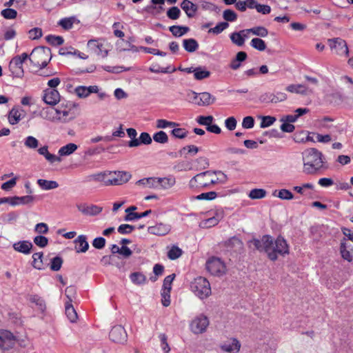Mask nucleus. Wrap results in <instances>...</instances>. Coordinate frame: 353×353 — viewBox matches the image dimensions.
<instances>
[{
    "label": "nucleus",
    "mask_w": 353,
    "mask_h": 353,
    "mask_svg": "<svg viewBox=\"0 0 353 353\" xmlns=\"http://www.w3.org/2000/svg\"><path fill=\"white\" fill-rule=\"evenodd\" d=\"M248 243L259 252H265L273 261L278 259L279 254L283 256L289 253V246L281 236L274 240L270 235H263L261 239H253Z\"/></svg>",
    "instance_id": "nucleus-1"
},
{
    "label": "nucleus",
    "mask_w": 353,
    "mask_h": 353,
    "mask_svg": "<svg viewBox=\"0 0 353 353\" xmlns=\"http://www.w3.org/2000/svg\"><path fill=\"white\" fill-rule=\"evenodd\" d=\"M226 180L227 176L221 171L208 170L192 177L189 186L192 189L198 187L207 188L219 183H224Z\"/></svg>",
    "instance_id": "nucleus-2"
},
{
    "label": "nucleus",
    "mask_w": 353,
    "mask_h": 353,
    "mask_svg": "<svg viewBox=\"0 0 353 353\" xmlns=\"http://www.w3.org/2000/svg\"><path fill=\"white\" fill-rule=\"evenodd\" d=\"M323 154L316 148H309L303 152V172L314 174L323 165Z\"/></svg>",
    "instance_id": "nucleus-3"
},
{
    "label": "nucleus",
    "mask_w": 353,
    "mask_h": 353,
    "mask_svg": "<svg viewBox=\"0 0 353 353\" xmlns=\"http://www.w3.org/2000/svg\"><path fill=\"white\" fill-rule=\"evenodd\" d=\"M32 58H29L30 62L39 68H46L52 58L51 50L48 47H39L34 48L30 54Z\"/></svg>",
    "instance_id": "nucleus-4"
},
{
    "label": "nucleus",
    "mask_w": 353,
    "mask_h": 353,
    "mask_svg": "<svg viewBox=\"0 0 353 353\" xmlns=\"http://www.w3.org/2000/svg\"><path fill=\"white\" fill-rule=\"evenodd\" d=\"M192 291L200 299L207 298L211 294L209 281L204 277H197L191 283Z\"/></svg>",
    "instance_id": "nucleus-5"
},
{
    "label": "nucleus",
    "mask_w": 353,
    "mask_h": 353,
    "mask_svg": "<svg viewBox=\"0 0 353 353\" xmlns=\"http://www.w3.org/2000/svg\"><path fill=\"white\" fill-rule=\"evenodd\" d=\"M29 58L27 53L23 52L21 55L14 57L9 63V70L13 77L21 78L24 71L23 63Z\"/></svg>",
    "instance_id": "nucleus-6"
},
{
    "label": "nucleus",
    "mask_w": 353,
    "mask_h": 353,
    "mask_svg": "<svg viewBox=\"0 0 353 353\" xmlns=\"http://www.w3.org/2000/svg\"><path fill=\"white\" fill-rule=\"evenodd\" d=\"M327 43L331 50L337 55L349 56V50L347 43L340 37L327 39Z\"/></svg>",
    "instance_id": "nucleus-7"
},
{
    "label": "nucleus",
    "mask_w": 353,
    "mask_h": 353,
    "mask_svg": "<svg viewBox=\"0 0 353 353\" xmlns=\"http://www.w3.org/2000/svg\"><path fill=\"white\" fill-rule=\"evenodd\" d=\"M206 268L212 275L221 276L225 274L226 267L225 263L217 257H212L206 262Z\"/></svg>",
    "instance_id": "nucleus-8"
},
{
    "label": "nucleus",
    "mask_w": 353,
    "mask_h": 353,
    "mask_svg": "<svg viewBox=\"0 0 353 353\" xmlns=\"http://www.w3.org/2000/svg\"><path fill=\"white\" fill-rule=\"evenodd\" d=\"M17 341L16 336L8 330H0V348L4 350L12 348Z\"/></svg>",
    "instance_id": "nucleus-9"
},
{
    "label": "nucleus",
    "mask_w": 353,
    "mask_h": 353,
    "mask_svg": "<svg viewBox=\"0 0 353 353\" xmlns=\"http://www.w3.org/2000/svg\"><path fill=\"white\" fill-rule=\"evenodd\" d=\"M109 337L114 343H124L127 341L128 335L123 327L117 325L110 330Z\"/></svg>",
    "instance_id": "nucleus-10"
},
{
    "label": "nucleus",
    "mask_w": 353,
    "mask_h": 353,
    "mask_svg": "<svg viewBox=\"0 0 353 353\" xmlns=\"http://www.w3.org/2000/svg\"><path fill=\"white\" fill-rule=\"evenodd\" d=\"M208 325V319L205 316L201 315L192 321L190 327L194 333L201 334L205 331Z\"/></svg>",
    "instance_id": "nucleus-11"
},
{
    "label": "nucleus",
    "mask_w": 353,
    "mask_h": 353,
    "mask_svg": "<svg viewBox=\"0 0 353 353\" xmlns=\"http://www.w3.org/2000/svg\"><path fill=\"white\" fill-rule=\"evenodd\" d=\"M287 99L285 93L279 92L276 94L273 93H264L259 97V100L262 103H274L283 101Z\"/></svg>",
    "instance_id": "nucleus-12"
},
{
    "label": "nucleus",
    "mask_w": 353,
    "mask_h": 353,
    "mask_svg": "<svg viewBox=\"0 0 353 353\" xmlns=\"http://www.w3.org/2000/svg\"><path fill=\"white\" fill-rule=\"evenodd\" d=\"M43 99L46 103L54 105L60 101V94L55 89H46Z\"/></svg>",
    "instance_id": "nucleus-13"
},
{
    "label": "nucleus",
    "mask_w": 353,
    "mask_h": 353,
    "mask_svg": "<svg viewBox=\"0 0 353 353\" xmlns=\"http://www.w3.org/2000/svg\"><path fill=\"white\" fill-rule=\"evenodd\" d=\"M228 252H239L243 250V242L236 236H232L224 243Z\"/></svg>",
    "instance_id": "nucleus-14"
},
{
    "label": "nucleus",
    "mask_w": 353,
    "mask_h": 353,
    "mask_svg": "<svg viewBox=\"0 0 353 353\" xmlns=\"http://www.w3.org/2000/svg\"><path fill=\"white\" fill-rule=\"evenodd\" d=\"M77 208L81 213L87 216H96L103 210L102 207L96 205H88L85 203L77 205Z\"/></svg>",
    "instance_id": "nucleus-15"
},
{
    "label": "nucleus",
    "mask_w": 353,
    "mask_h": 353,
    "mask_svg": "<svg viewBox=\"0 0 353 353\" xmlns=\"http://www.w3.org/2000/svg\"><path fill=\"white\" fill-rule=\"evenodd\" d=\"M171 230V226L168 224L162 223H158L156 225L150 226L148 228L149 233L158 236H163L167 234Z\"/></svg>",
    "instance_id": "nucleus-16"
},
{
    "label": "nucleus",
    "mask_w": 353,
    "mask_h": 353,
    "mask_svg": "<svg viewBox=\"0 0 353 353\" xmlns=\"http://www.w3.org/2000/svg\"><path fill=\"white\" fill-rule=\"evenodd\" d=\"M99 91L98 86L97 85H90V86H77L74 92L75 94L79 97V98H86L88 97L91 93H97Z\"/></svg>",
    "instance_id": "nucleus-17"
},
{
    "label": "nucleus",
    "mask_w": 353,
    "mask_h": 353,
    "mask_svg": "<svg viewBox=\"0 0 353 353\" xmlns=\"http://www.w3.org/2000/svg\"><path fill=\"white\" fill-rule=\"evenodd\" d=\"M180 6L188 18L194 17L198 10V6L190 0H183Z\"/></svg>",
    "instance_id": "nucleus-18"
},
{
    "label": "nucleus",
    "mask_w": 353,
    "mask_h": 353,
    "mask_svg": "<svg viewBox=\"0 0 353 353\" xmlns=\"http://www.w3.org/2000/svg\"><path fill=\"white\" fill-rule=\"evenodd\" d=\"M74 243H75L74 249L77 253L85 252L89 248V244L85 235L81 234L78 236L74 241Z\"/></svg>",
    "instance_id": "nucleus-19"
},
{
    "label": "nucleus",
    "mask_w": 353,
    "mask_h": 353,
    "mask_svg": "<svg viewBox=\"0 0 353 353\" xmlns=\"http://www.w3.org/2000/svg\"><path fill=\"white\" fill-rule=\"evenodd\" d=\"M88 48L98 55L105 57L108 55V50H103V44L97 40H90L88 42Z\"/></svg>",
    "instance_id": "nucleus-20"
},
{
    "label": "nucleus",
    "mask_w": 353,
    "mask_h": 353,
    "mask_svg": "<svg viewBox=\"0 0 353 353\" xmlns=\"http://www.w3.org/2000/svg\"><path fill=\"white\" fill-rule=\"evenodd\" d=\"M152 139L148 132L141 133L139 138L134 140H131L128 143L129 147H137L141 144L149 145L152 143Z\"/></svg>",
    "instance_id": "nucleus-21"
},
{
    "label": "nucleus",
    "mask_w": 353,
    "mask_h": 353,
    "mask_svg": "<svg viewBox=\"0 0 353 353\" xmlns=\"http://www.w3.org/2000/svg\"><path fill=\"white\" fill-rule=\"evenodd\" d=\"M286 90L292 92L300 94L303 95H307L309 93H312V90L309 89L305 85L303 84H291L287 86Z\"/></svg>",
    "instance_id": "nucleus-22"
},
{
    "label": "nucleus",
    "mask_w": 353,
    "mask_h": 353,
    "mask_svg": "<svg viewBox=\"0 0 353 353\" xmlns=\"http://www.w3.org/2000/svg\"><path fill=\"white\" fill-rule=\"evenodd\" d=\"M248 58L247 53L243 51H240L236 53L235 57L231 61L229 66L233 70H238L241 65V63L246 60Z\"/></svg>",
    "instance_id": "nucleus-23"
},
{
    "label": "nucleus",
    "mask_w": 353,
    "mask_h": 353,
    "mask_svg": "<svg viewBox=\"0 0 353 353\" xmlns=\"http://www.w3.org/2000/svg\"><path fill=\"white\" fill-rule=\"evenodd\" d=\"M216 98L210 93L204 92L199 93V101H196V105L199 106H208L214 103Z\"/></svg>",
    "instance_id": "nucleus-24"
},
{
    "label": "nucleus",
    "mask_w": 353,
    "mask_h": 353,
    "mask_svg": "<svg viewBox=\"0 0 353 353\" xmlns=\"http://www.w3.org/2000/svg\"><path fill=\"white\" fill-rule=\"evenodd\" d=\"M32 246V243L28 241H21L13 244V248L16 251L25 254L30 252Z\"/></svg>",
    "instance_id": "nucleus-25"
},
{
    "label": "nucleus",
    "mask_w": 353,
    "mask_h": 353,
    "mask_svg": "<svg viewBox=\"0 0 353 353\" xmlns=\"http://www.w3.org/2000/svg\"><path fill=\"white\" fill-rule=\"evenodd\" d=\"M38 152L39 154L45 157L46 159L50 163H53L55 161L61 162V159L59 157H57L54 154H52L48 152V146L44 145L38 149Z\"/></svg>",
    "instance_id": "nucleus-26"
},
{
    "label": "nucleus",
    "mask_w": 353,
    "mask_h": 353,
    "mask_svg": "<svg viewBox=\"0 0 353 353\" xmlns=\"http://www.w3.org/2000/svg\"><path fill=\"white\" fill-rule=\"evenodd\" d=\"M241 347L240 342L236 339H232L231 343H225L221 346V350L227 352H238Z\"/></svg>",
    "instance_id": "nucleus-27"
},
{
    "label": "nucleus",
    "mask_w": 353,
    "mask_h": 353,
    "mask_svg": "<svg viewBox=\"0 0 353 353\" xmlns=\"http://www.w3.org/2000/svg\"><path fill=\"white\" fill-rule=\"evenodd\" d=\"M34 200V197L31 195H26L23 196H13L12 202H11L12 205H27L32 203Z\"/></svg>",
    "instance_id": "nucleus-28"
},
{
    "label": "nucleus",
    "mask_w": 353,
    "mask_h": 353,
    "mask_svg": "<svg viewBox=\"0 0 353 353\" xmlns=\"http://www.w3.org/2000/svg\"><path fill=\"white\" fill-rule=\"evenodd\" d=\"M159 186L162 189L168 190L173 187L176 183V179L174 176H170L168 177L159 178Z\"/></svg>",
    "instance_id": "nucleus-29"
},
{
    "label": "nucleus",
    "mask_w": 353,
    "mask_h": 353,
    "mask_svg": "<svg viewBox=\"0 0 353 353\" xmlns=\"http://www.w3.org/2000/svg\"><path fill=\"white\" fill-rule=\"evenodd\" d=\"M184 49L188 52H194L199 48V43L194 39H186L183 41Z\"/></svg>",
    "instance_id": "nucleus-30"
},
{
    "label": "nucleus",
    "mask_w": 353,
    "mask_h": 353,
    "mask_svg": "<svg viewBox=\"0 0 353 353\" xmlns=\"http://www.w3.org/2000/svg\"><path fill=\"white\" fill-rule=\"evenodd\" d=\"M29 301L31 303H34L38 307V310H39L41 312H43L46 310V306L45 301L39 295H30L29 297Z\"/></svg>",
    "instance_id": "nucleus-31"
},
{
    "label": "nucleus",
    "mask_w": 353,
    "mask_h": 353,
    "mask_svg": "<svg viewBox=\"0 0 353 353\" xmlns=\"http://www.w3.org/2000/svg\"><path fill=\"white\" fill-rule=\"evenodd\" d=\"M65 314L70 322L74 323L76 322L78 316L76 310H74L73 305L71 303L66 302L65 303Z\"/></svg>",
    "instance_id": "nucleus-32"
},
{
    "label": "nucleus",
    "mask_w": 353,
    "mask_h": 353,
    "mask_svg": "<svg viewBox=\"0 0 353 353\" xmlns=\"http://www.w3.org/2000/svg\"><path fill=\"white\" fill-rule=\"evenodd\" d=\"M37 183L40 188L45 190L55 189L59 187V184L55 181H48L45 179H38Z\"/></svg>",
    "instance_id": "nucleus-33"
},
{
    "label": "nucleus",
    "mask_w": 353,
    "mask_h": 353,
    "mask_svg": "<svg viewBox=\"0 0 353 353\" xmlns=\"http://www.w3.org/2000/svg\"><path fill=\"white\" fill-rule=\"evenodd\" d=\"M77 145L75 143H70L59 150V154L60 156H68L74 152L77 149Z\"/></svg>",
    "instance_id": "nucleus-34"
},
{
    "label": "nucleus",
    "mask_w": 353,
    "mask_h": 353,
    "mask_svg": "<svg viewBox=\"0 0 353 353\" xmlns=\"http://www.w3.org/2000/svg\"><path fill=\"white\" fill-rule=\"evenodd\" d=\"M131 281L135 285H142L146 281V276L139 272H135L130 275Z\"/></svg>",
    "instance_id": "nucleus-35"
},
{
    "label": "nucleus",
    "mask_w": 353,
    "mask_h": 353,
    "mask_svg": "<svg viewBox=\"0 0 353 353\" xmlns=\"http://www.w3.org/2000/svg\"><path fill=\"white\" fill-rule=\"evenodd\" d=\"M124 178L123 179H118L116 175H110V181H108V185H121L124 183L128 182L130 177V174H124Z\"/></svg>",
    "instance_id": "nucleus-36"
},
{
    "label": "nucleus",
    "mask_w": 353,
    "mask_h": 353,
    "mask_svg": "<svg viewBox=\"0 0 353 353\" xmlns=\"http://www.w3.org/2000/svg\"><path fill=\"white\" fill-rule=\"evenodd\" d=\"M21 112L18 109L13 108L9 112L8 121L11 125L17 124L21 120Z\"/></svg>",
    "instance_id": "nucleus-37"
},
{
    "label": "nucleus",
    "mask_w": 353,
    "mask_h": 353,
    "mask_svg": "<svg viewBox=\"0 0 353 353\" xmlns=\"http://www.w3.org/2000/svg\"><path fill=\"white\" fill-rule=\"evenodd\" d=\"M151 213H152L151 210H146L142 213H138V212L128 213V214H126L125 216L124 220L126 221H133L135 219H141V218L148 216Z\"/></svg>",
    "instance_id": "nucleus-38"
},
{
    "label": "nucleus",
    "mask_w": 353,
    "mask_h": 353,
    "mask_svg": "<svg viewBox=\"0 0 353 353\" xmlns=\"http://www.w3.org/2000/svg\"><path fill=\"white\" fill-rule=\"evenodd\" d=\"M194 76L196 80H202L208 78L210 76V72L198 67L194 69Z\"/></svg>",
    "instance_id": "nucleus-39"
},
{
    "label": "nucleus",
    "mask_w": 353,
    "mask_h": 353,
    "mask_svg": "<svg viewBox=\"0 0 353 353\" xmlns=\"http://www.w3.org/2000/svg\"><path fill=\"white\" fill-rule=\"evenodd\" d=\"M232 42L237 46H243L245 43V38H243L240 32H232L230 35Z\"/></svg>",
    "instance_id": "nucleus-40"
},
{
    "label": "nucleus",
    "mask_w": 353,
    "mask_h": 353,
    "mask_svg": "<svg viewBox=\"0 0 353 353\" xmlns=\"http://www.w3.org/2000/svg\"><path fill=\"white\" fill-rule=\"evenodd\" d=\"M220 219L216 216H212L202 221L200 223V227L203 228H209L217 225L219 222Z\"/></svg>",
    "instance_id": "nucleus-41"
},
{
    "label": "nucleus",
    "mask_w": 353,
    "mask_h": 353,
    "mask_svg": "<svg viewBox=\"0 0 353 353\" xmlns=\"http://www.w3.org/2000/svg\"><path fill=\"white\" fill-rule=\"evenodd\" d=\"M267 192L264 189L256 188L252 190L249 193V197L252 199H260L266 196Z\"/></svg>",
    "instance_id": "nucleus-42"
},
{
    "label": "nucleus",
    "mask_w": 353,
    "mask_h": 353,
    "mask_svg": "<svg viewBox=\"0 0 353 353\" xmlns=\"http://www.w3.org/2000/svg\"><path fill=\"white\" fill-rule=\"evenodd\" d=\"M24 145L29 149H37L39 147V141L32 136H28L24 139Z\"/></svg>",
    "instance_id": "nucleus-43"
},
{
    "label": "nucleus",
    "mask_w": 353,
    "mask_h": 353,
    "mask_svg": "<svg viewBox=\"0 0 353 353\" xmlns=\"http://www.w3.org/2000/svg\"><path fill=\"white\" fill-rule=\"evenodd\" d=\"M153 139L155 142L164 144L168 142V137L163 131H159L154 134Z\"/></svg>",
    "instance_id": "nucleus-44"
},
{
    "label": "nucleus",
    "mask_w": 353,
    "mask_h": 353,
    "mask_svg": "<svg viewBox=\"0 0 353 353\" xmlns=\"http://www.w3.org/2000/svg\"><path fill=\"white\" fill-rule=\"evenodd\" d=\"M250 45L252 48L263 51L266 49V44L263 40L259 38H254L251 40Z\"/></svg>",
    "instance_id": "nucleus-45"
},
{
    "label": "nucleus",
    "mask_w": 353,
    "mask_h": 353,
    "mask_svg": "<svg viewBox=\"0 0 353 353\" xmlns=\"http://www.w3.org/2000/svg\"><path fill=\"white\" fill-rule=\"evenodd\" d=\"M74 21L75 17H74L63 18L59 21L58 24L64 30H70L72 28Z\"/></svg>",
    "instance_id": "nucleus-46"
},
{
    "label": "nucleus",
    "mask_w": 353,
    "mask_h": 353,
    "mask_svg": "<svg viewBox=\"0 0 353 353\" xmlns=\"http://www.w3.org/2000/svg\"><path fill=\"white\" fill-rule=\"evenodd\" d=\"M276 190L274 191L273 195L278 196L283 200H291L294 198L293 194L288 190L281 189L279 191L278 194H276Z\"/></svg>",
    "instance_id": "nucleus-47"
},
{
    "label": "nucleus",
    "mask_w": 353,
    "mask_h": 353,
    "mask_svg": "<svg viewBox=\"0 0 353 353\" xmlns=\"http://www.w3.org/2000/svg\"><path fill=\"white\" fill-rule=\"evenodd\" d=\"M42 257H43V252H36L32 255V265L34 268L41 270L42 269Z\"/></svg>",
    "instance_id": "nucleus-48"
},
{
    "label": "nucleus",
    "mask_w": 353,
    "mask_h": 353,
    "mask_svg": "<svg viewBox=\"0 0 353 353\" xmlns=\"http://www.w3.org/2000/svg\"><path fill=\"white\" fill-rule=\"evenodd\" d=\"M46 41L52 46H60L63 44L64 40L61 36H55V35H48L46 37Z\"/></svg>",
    "instance_id": "nucleus-49"
},
{
    "label": "nucleus",
    "mask_w": 353,
    "mask_h": 353,
    "mask_svg": "<svg viewBox=\"0 0 353 353\" xmlns=\"http://www.w3.org/2000/svg\"><path fill=\"white\" fill-rule=\"evenodd\" d=\"M251 33L254 35L259 36L261 37H265L268 34V30L263 26H256L250 28Z\"/></svg>",
    "instance_id": "nucleus-50"
},
{
    "label": "nucleus",
    "mask_w": 353,
    "mask_h": 353,
    "mask_svg": "<svg viewBox=\"0 0 353 353\" xmlns=\"http://www.w3.org/2000/svg\"><path fill=\"white\" fill-rule=\"evenodd\" d=\"M166 14L169 19L176 20L179 18L181 15V10L178 7L173 6L168 10Z\"/></svg>",
    "instance_id": "nucleus-51"
},
{
    "label": "nucleus",
    "mask_w": 353,
    "mask_h": 353,
    "mask_svg": "<svg viewBox=\"0 0 353 353\" xmlns=\"http://www.w3.org/2000/svg\"><path fill=\"white\" fill-rule=\"evenodd\" d=\"M246 151L243 149L236 148L234 147H229L225 150V157L229 159L230 155L232 154H244Z\"/></svg>",
    "instance_id": "nucleus-52"
},
{
    "label": "nucleus",
    "mask_w": 353,
    "mask_h": 353,
    "mask_svg": "<svg viewBox=\"0 0 353 353\" xmlns=\"http://www.w3.org/2000/svg\"><path fill=\"white\" fill-rule=\"evenodd\" d=\"M182 254V250L177 246H172L168 252V257L171 260H175Z\"/></svg>",
    "instance_id": "nucleus-53"
},
{
    "label": "nucleus",
    "mask_w": 353,
    "mask_h": 353,
    "mask_svg": "<svg viewBox=\"0 0 353 353\" xmlns=\"http://www.w3.org/2000/svg\"><path fill=\"white\" fill-rule=\"evenodd\" d=\"M223 18L226 21L225 22H233L236 20L237 14L234 10L227 9L223 13Z\"/></svg>",
    "instance_id": "nucleus-54"
},
{
    "label": "nucleus",
    "mask_w": 353,
    "mask_h": 353,
    "mask_svg": "<svg viewBox=\"0 0 353 353\" xmlns=\"http://www.w3.org/2000/svg\"><path fill=\"white\" fill-rule=\"evenodd\" d=\"M228 26H229V24L228 22H220L213 28H210L208 30V32H212L213 34H219L221 32H223L224 30L228 28Z\"/></svg>",
    "instance_id": "nucleus-55"
},
{
    "label": "nucleus",
    "mask_w": 353,
    "mask_h": 353,
    "mask_svg": "<svg viewBox=\"0 0 353 353\" xmlns=\"http://www.w3.org/2000/svg\"><path fill=\"white\" fill-rule=\"evenodd\" d=\"M1 14L6 19H14L17 17V12L12 8H6L1 12Z\"/></svg>",
    "instance_id": "nucleus-56"
},
{
    "label": "nucleus",
    "mask_w": 353,
    "mask_h": 353,
    "mask_svg": "<svg viewBox=\"0 0 353 353\" xmlns=\"http://www.w3.org/2000/svg\"><path fill=\"white\" fill-rule=\"evenodd\" d=\"M63 260L60 256H55L51 259L50 269L53 271H58L61 269Z\"/></svg>",
    "instance_id": "nucleus-57"
},
{
    "label": "nucleus",
    "mask_w": 353,
    "mask_h": 353,
    "mask_svg": "<svg viewBox=\"0 0 353 353\" xmlns=\"http://www.w3.org/2000/svg\"><path fill=\"white\" fill-rule=\"evenodd\" d=\"M175 276H176L175 274H172L167 276L164 279L162 290L171 291L172 283V281H174Z\"/></svg>",
    "instance_id": "nucleus-58"
},
{
    "label": "nucleus",
    "mask_w": 353,
    "mask_h": 353,
    "mask_svg": "<svg viewBox=\"0 0 353 353\" xmlns=\"http://www.w3.org/2000/svg\"><path fill=\"white\" fill-rule=\"evenodd\" d=\"M340 252L342 257L345 260H347V261H351L352 260V255L350 252L346 249L345 243L343 242L341 243Z\"/></svg>",
    "instance_id": "nucleus-59"
},
{
    "label": "nucleus",
    "mask_w": 353,
    "mask_h": 353,
    "mask_svg": "<svg viewBox=\"0 0 353 353\" xmlns=\"http://www.w3.org/2000/svg\"><path fill=\"white\" fill-rule=\"evenodd\" d=\"M217 196V193L214 191L201 193L197 195L195 198L198 200H212Z\"/></svg>",
    "instance_id": "nucleus-60"
},
{
    "label": "nucleus",
    "mask_w": 353,
    "mask_h": 353,
    "mask_svg": "<svg viewBox=\"0 0 353 353\" xmlns=\"http://www.w3.org/2000/svg\"><path fill=\"white\" fill-rule=\"evenodd\" d=\"M34 243L40 248H45L48 243V239L44 236L39 235L34 238Z\"/></svg>",
    "instance_id": "nucleus-61"
},
{
    "label": "nucleus",
    "mask_w": 353,
    "mask_h": 353,
    "mask_svg": "<svg viewBox=\"0 0 353 353\" xmlns=\"http://www.w3.org/2000/svg\"><path fill=\"white\" fill-rule=\"evenodd\" d=\"M171 134L178 139H184L188 135V131L185 128H174L171 131Z\"/></svg>",
    "instance_id": "nucleus-62"
},
{
    "label": "nucleus",
    "mask_w": 353,
    "mask_h": 353,
    "mask_svg": "<svg viewBox=\"0 0 353 353\" xmlns=\"http://www.w3.org/2000/svg\"><path fill=\"white\" fill-rule=\"evenodd\" d=\"M28 34L30 39H38L42 37V30L40 28H34L28 31Z\"/></svg>",
    "instance_id": "nucleus-63"
},
{
    "label": "nucleus",
    "mask_w": 353,
    "mask_h": 353,
    "mask_svg": "<svg viewBox=\"0 0 353 353\" xmlns=\"http://www.w3.org/2000/svg\"><path fill=\"white\" fill-rule=\"evenodd\" d=\"M213 120H214V118L211 115L206 116V117H205V116H199L196 119V121L200 125H206L207 127H208L212 123Z\"/></svg>",
    "instance_id": "nucleus-64"
}]
</instances>
